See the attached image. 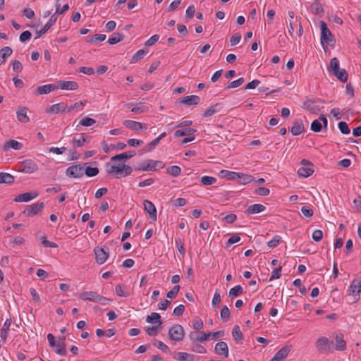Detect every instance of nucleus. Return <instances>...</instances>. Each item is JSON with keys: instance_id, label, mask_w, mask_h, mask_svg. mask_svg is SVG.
I'll return each mask as SVG.
<instances>
[{"instance_id": "obj_38", "label": "nucleus", "mask_w": 361, "mask_h": 361, "mask_svg": "<svg viewBox=\"0 0 361 361\" xmlns=\"http://www.w3.org/2000/svg\"><path fill=\"white\" fill-rule=\"evenodd\" d=\"M232 336L233 337L234 341L236 343H238L243 339V334L240 329L239 326H234L232 330Z\"/></svg>"}, {"instance_id": "obj_52", "label": "nucleus", "mask_w": 361, "mask_h": 361, "mask_svg": "<svg viewBox=\"0 0 361 361\" xmlns=\"http://www.w3.org/2000/svg\"><path fill=\"white\" fill-rule=\"evenodd\" d=\"M99 172V170L97 167H90L87 166L85 169L84 173L89 177H93L97 176Z\"/></svg>"}, {"instance_id": "obj_13", "label": "nucleus", "mask_w": 361, "mask_h": 361, "mask_svg": "<svg viewBox=\"0 0 361 361\" xmlns=\"http://www.w3.org/2000/svg\"><path fill=\"white\" fill-rule=\"evenodd\" d=\"M291 350V345H285L281 348L270 361H283Z\"/></svg>"}, {"instance_id": "obj_61", "label": "nucleus", "mask_w": 361, "mask_h": 361, "mask_svg": "<svg viewBox=\"0 0 361 361\" xmlns=\"http://www.w3.org/2000/svg\"><path fill=\"white\" fill-rule=\"evenodd\" d=\"M338 128L343 134H349L350 128L348 124L344 121H340L338 124Z\"/></svg>"}, {"instance_id": "obj_8", "label": "nucleus", "mask_w": 361, "mask_h": 361, "mask_svg": "<svg viewBox=\"0 0 361 361\" xmlns=\"http://www.w3.org/2000/svg\"><path fill=\"white\" fill-rule=\"evenodd\" d=\"M300 164L302 166L298 170V174L300 177L307 178L310 176L314 170L312 169V164L307 159H302Z\"/></svg>"}, {"instance_id": "obj_14", "label": "nucleus", "mask_w": 361, "mask_h": 361, "mask_svg": "<svg viewBox=\"0 0 361 361\" xmlns=\"http://www.w3.org/2000/svg\"><path fill=\"white\" fill-rule=\"evenodd\" d=\"M95 254L96 262L99 264H104L109 257V252L104 249L97 247L94 250Z\"/></svg>"}, {"instance_id": "obj_12", "label": "nucleus", "mask_w": 361, "mask_h": 361, "mask_svg": "<svg viewBox=\"0 0 361 361\" xmlns=\"http://www.w3.org/2000/svg\"><path fill=\"white\" fill-rule=\"evenodd\" d=\"M44 207V204L43 202H39L36 204H31L25 209L23 214L26 216H32L37 214L39 212H40Z\"/></svg>"}, {"instance_id": "obj_4", "label": "nucleus", "mask_w": 361, "mask_h": 361, "mask_svg": "<svg viewBox=\"0 0 361 361\" xmlns=\"http://www.w3.org/2000/svg\"><path fill=\"white\" fill-rule=\"evenodd\" d=\"M164 164L161 161H154L152 159H147L143 161L135 169V171H157L158 169L164 168Z\"/></svg>"}, {"instance_id": "obj_6", "label": "nucleus", "mask_w": 361, "mask_h": 361, "mask_svg": "<svg viewBox=\"0 0 361 361\" xmlns=\"http://www.w3.org/2000/svg\"><path fill=\"white\" fill-rule=\"evenodd\" d=\"M184 335V329L180 324H174L169 329V337L172 341H180L183 339Z\"/></svg>"}, {"instance_id": "obj_60", "label": "nucleus", "mask_w": 361, "mask_h": 361, "mask_svg": "<svg viewBox=\"0 0 361 361\" xmlns=\"http://www.w3.org/2000/svg\"><path fill=\"white\" fill-rule=\"evenodd\" d=\"M310 128L312 131L318 133L322 130V125L319 120L315 119L311 123Z\"/></svg>"}, {"instance_id": "obj_31", "label": "nucleus", "mask_w": 361, "mask_h": 361, "mask_svg": "<svg viewBox=\"0 0 361 361\" xmlns=\"http://www.w3.org/2000/svg\"><path fill=\"white\" fill-rule=\"evenodd\" d=\"M219 175L222 178H226L228 180H236V177L239 176V173L230 171L228 170H221Z\"/></svg>"}, {"instance_id": "obj_54", "label": "nucleus", "mask_w": 361, "mask_h": 361, "mask_svg": "<svg viewBox=\"0 0 361 361\" xmlns=\"http://www.w3.org/2000/svg\"><path fill=\"white\" fill-rule=\"evenodd\" d=\"M216 182V179L212 176H204L201 178V183L204 185H211L214 184Z\"/></svg>"}, {"instance_id": "obj_29", "label": "nucleus", "mask_w": 361, "mask_h": 361, "mask_svg": "<svg viewBox=\"0 0 361 361\" xmlns=\"http://www.w3.org/2000/svg\"><path fill=\"white\" fill-rule=\"evenodd\" d=\"M27 109L26 107L20 108L17 112V118L18 120L23 123H26L29 122L30 118L27 115Z\"/></svg>"}, {"instance_id": "obj_59", "label": "nucleus", "mask_w": 361, "mask_h": 361, "mask_svg": "<svg viewBox=\"0 0 361 361\" xmlns=\"http://www.w3.org/2000/svg\"><path fill=\"white\" fill-rule=\"evenodd\" d=\"M115 293L118 296H120V297H128L129 295V293L125 292L123 290V286L121 284H118L116 286Z\"/></svg>"}, {"instance_id": "obj_22", "label": "nucleus", "mask_w": 361, "mask_h": 361, "mask_svg": "<svg viewBox=\"0 0 361 361\" xmlns=\"http://www.w3.org/2000/svg\"><path fill=\"white\" fill-rule=\"evenodd\" d=\"M175 358L180 361H199L200 360L198 356L184 352L178 353Z\"/></svg>"}, {"instance_id": "obj_35", "label": "nucleus", "mask_w": 361, "mask_h": 361, "mask_svg": "<svg viewBox=\"0 0 361 361\" xmlns=\"http://www.w3.org/2000/svg\"><path fill=\"white\" fill-rule=\"evenodd\" d=\"M14 177L8 173H0V183L11 184L13 183Z\"/></svg>"}, {"instance_id": "obj_15", "label": "nucleus", "mask_w": 361, "mask_h": 361, "mask_svg": "<svg viewBox=\"0 0 361 361\" xmlns=\"http://www.w3.org/2000/svg\"><path fill=\"white\" fill-rule=\"evenodd\" d=\"M143 205H144V209H145V212L149 214L150 218L152 220L156 221L157 220V209H156L154 204L152 202H150L147 200H145L143 201Z\"/></svg>"}, {"instance_id": "obj_36", "label": "nucleus", "mask_w": 361, "mask_h": 361, "mask_svg": "<svg viewBox=\"0 0 361 361\" xmlns=\"http://www.w3.org/2000/svg\"><path fill=\"white\" fill-rule=\"evenodd\" d=\"M196 132V130L194 128H186L183 130H178L174 133V136L176 137H183L187 135H192Z\"/></svg>"}, {"instance_id": "obj_11", "label": "nucleus", "mask_w": 361, "mask_h": 361, "mask_svg": "<svg viewBox=\"0 0 361 361\" xmlns=\"http://www.w3.org/2000/svg\"><path fill=\"white\" fill-rule=\"evenodd\" d=\"M317 102H322L320 99H307L303 102L302 107L313 114H317L323 108L322 106L317 104Z\"/></svg>"}, {"instance_id": "obj_20", "label": "nucleus", "mask_w": 361, "mask_h": 361, "mask_svg": "<svg viewBox=\"0 0 361 361\" xmlns=\"http://www.w3.org/2000/svg\"><path fill=\"white\" fill-rule=\"evenodd\" d=\"M56 86L61 90H75L78 88V84L75 81L59 80Z\"/></svg>"}, {"instance_id": "obj_53", "label": "nucleus", "mask_w": 361, "mask_h": 361, "mask_svg": "<svg viewBox=\"0 0 361 361\" xmlns=\"http://www.w3.org/2000/svg\"><path fill=\"white\" fill-rule=\"evenodd\" d=\"M153 345H154V346L159 348L164 353H168L169 351V347L166 344H164L162 341L154 339V342H153Z\"/></svg>"}, {"instance_id": "obj_30", "label": "nucleus", "mask_w": 361, "mask_h": 361, "mask_svg": "<svg viewBox=\"0 0 361 361\" xmlns=\"http://www.w3.org/2000/svg\"><path fill=\"white\" fill-rule=\"evenodd\" d=\"M13 50L9 47H4L0 50V66L5 63L6 59L12 54Z\"/></svg>"}, {"instance_id": "obj_5", "label": "nucleus", "mask_w": 361, "mask_h": 361, "mask_svg": "<svg viewBox=\"0 0 361 361\" xmlns=\"http://www.w3.org/2000/svg\"><path fill=\"white\" fill-rule=\"evenodd\" d=\"M37 170V164L32 159H25L18 164V171L25 173H33Z\"/></svg>"}, {"instance_id": "obj_19", "label": "nucleus", "mask_w": 361, "mask_h": 361, "mask_svg": "<svg viewBox=\"0 0 361 361\" xmlns=\"http://www.w3.org/2000/svg\"><path fill=\"white\" fill-rule=\"evenodd\" d=\"M37 196H38V193L37 192H25V193H22V194L17 195L15 197L14 201L18 202H26L30 201L31 200L35 198Z\"/></svg>"}, {"instance_id": "obj_10", "label": "nucleus", "mask_w": 361, "mask_h": 361, "mask_svg": "<svg viewBox=\"0 0 361 361\" xmlns=\"http://www.w3.org/2000/svg\"><path fill=\"white\" fill-rule=\"evenodd\" d=\"M361 292V276L360 278L355 279L352 281L351 284L348 290V295H353L355 298L354 302H357L360 297L359 294Z\"/></svg>"}, {"instance_id": "obj_33", "label": "nucleus", "mask_w": 361, "mask_h": 361, "mask_svg": "<svg viewBox=\"0 0 361 361\" xmlns=\"http://www.w3.org/2000/svg\"><path fill=\"white\" fill-rule=\"evenodd\" d=\"M66 337L64 336L59 337V341L57 342H59V345L61 347L60 349H56L55 352L56 353L61 355H66L67 353L66 347Z\"/></svg>"}, {"instance_id": "obj_62", "label": "nucleus", "mask_w": 361, "mask_h": 361, "mask_svg": "<svg viewBox=\"0 0 361 361\" xmlns=\"http://www.w3.org/2000/svg\"><path fill=\"white\" fill-rule=\"evenodd\" d=\"M40 239L42 240V244L45 247H58V245L56 243L47 240L44 236L41 237Z\"/></svg>"}, {"instance_id": "obj_64", "label": "nucleus", "mask_w": 361, "mask_h": 361, "mask_svg": "<svg viewBox=\"0 0 361 361\" xmlns=\"http://www.w3.org/2000/svg\"><path fill=\"white\" fill-rule=\"evenodd\" d=\"M192 350L195 353H201V354H204L207 353L206 348L204 346H202V345L198 344V343L194 344L192 346Z\"/></svg>"}, {"instance_id": "obj_32", "label": "nucleus", "mask_w": 361, "mask_h": 361, "mask_svg": "<svg viewBox=\"0 0 361 361\" xmlns=\"http://www.w3.org/2000/svg\"><path fill=\"white\" fill-rule=\"evenodd\" d=\"M146 322H154L157 326H161L162 324L161 316L159 313L157 312H152L150 315H148L146 318Z\"/></svg>"}, {"instance_id": "obj_47", "label": "nucleus", "mask_w": 361, "mask_h": 361, "mask_svg": "<svg viewBox=\"0 0 361 361\" xmlns=\"http://www.w3.org/2000/svg\"><path fill=\"white\" fill-rule=\"evenodd\" d=\"M219 106L220 105L219 104H216L210 106L209 108L207 109L204 112V114H203L204 116V117L212 116L216 112L219 111Z\"/></svg>"}, {"instance_id": "obj_9", "label": "nucleus", "mask_w": 361, "mask_h": 361, "mask_svg": "<svg viewBox=\"0 0 361 361\" xmlns=\"http://www.w3.org/2000/svg\"><path fill=\"white\" fill-rule=\"evenodd\" d=\"M332 343L326 337H320L316 341L317 350L321 353H328L331 348Z\"/></svg>"}, {"instance_id": "obj_55", "label": "nucleus", "mask_w": 361, "mask_h": 361, "mask_svg": "<svg viewBox=\"0 0 361 361\" xmlns=\"http://www.w3.org/2000/svg\"><path fill=\"white\" fill-rule=\"evenodd\" d=\"M106 39V35L104 34H96L91 37L89 40H87V42L94 43L98 42H102Z\"/></svg>"}, {"instance_id": "obj_42", "label": "nucleus", "mask_w": 361, "mask_h": 361, "mask_svg": "<svg viewBox=\"0 0 361 361\" xmlns=\"http://www.w3.org/2000/svg\"><path fill=\"white\" fill-rule=\"evenodd\" d=\"M340 69L339 67V61L337 58L334 57L331 59L329 66L328 67V71L329 72H332L333 73Z\"/></svg>"}, {"instance_id": "obj_34", "label": "nucleus", "mask_w": 361, "mask_h": 361, "mask_svg": "<svg viewBox=\"0 0 361 361\" xmlns=\"http://www.w3.org/2000/svg\"><path fill=\"white\" fill-rule=\"evenodd\" d=\"M236 180H238L240 184H247L251 183L254 180V178L251 175L239 173V176L236 177Z\"/></svg>"}, {"instance_id": "obj_46", "label": "nucleus", "mask_w": 361, "mask_h": 361, "mask_svg": "<svg viewBox=\"0 0 361 361\" xmlns=\"http://www.w3.org/2000/svg\"><path fill=\"white\" fill-rule=\"evenodd\" d=\"M243 292V289L240 285H237L229 290V296L232 298L240 295Z\"/></svg>"}, {"instance_id": "obj_27", "label": "nucleus", "mask_w": 361, "mask_h": 361, "mask_svg": "<svg viewBox=\"0 0 361 361\" xmlns=\"http://www.w3.org/2000/svg\"><path fill=\"white\" fill-rule=\"evenodd\" d=\"M136 154L135 151H128L119 154H116L111 158V161L126 160L132 158Z\"/></svg>"}, {"instance_id": "obj_24", "label": "nucleus", "mask_w": 361, "mask_h": 361, "mask_svg": "<svg viewBox=\"0 0 361 361\" xmlns=\"http://www.w3.org/2000/svg\"><path fill=\"white\" fill-rule=\"evenodd\" d=\"M266 209L265 206L261 204H255L249 206L245 211L247 215L258 214L264 212Z\"/></svg>"}, {"instance_id": "obj_39", "label": "nucleus", "mask_w": 361, "mask_h": 361, "mask_svg": "<svg viewBox=\"0 0 361 361\" xmlns=\"http://www.w3.org/2000/svg\"><path fill=\"white\" fill-rule=\"evenodd\" d=\"M73 144L74 146L75 147H82L85 142H87V139L85 138V134L84 133H81L80 135V137L79 138H77L76 137H74L73 138Z\"/></svg>"}, {"instance_id": "obj_17", "label": "nucleus", "mask_w": 361, "mask_h": 361, "mask_svg": "<svg viewBox=\"0 0 361 361\" xmlns=\"http://www.w3.org/2000/svg\"><path fill=\"white\" fill-rule=\"evenodd\" d=\"M59 88V86H56L55 84H47L42 86H39L36 89L35 94L39 95V94H48L55 90H57Z\"/></svg>"}, {"instance_id": "obj_50", "label": "nucleus", "mask_w": 361, "mask_h": 361, "mask_svg": "<svg viewBox=\"0 0 361 361\" xmlns=\"http://www.w3.org/2000/svg\"><path fill=\"white\" fill-rule=\"evenodd\" d=\"M166 172L171 176L176 177L180 174L181 169L178 166H172L167 168Z\"/></svg>"}, {"instance_id": "obj_1", "label": "nucleus", "mask_w": 361, "mask_h": 361, "mask_svg": "<svg viewBox=\"0 0 361 361\" xmlns=\"http://www.w3.org/2000/svg\"><path fill=\"white\" fill-rule=\"evenodd\" d=\"M319 24L321 28V44L324 49H326L328 46H334L336 39L325 22L320 21Z\"/></svg>"}, {"instance_id": "obj_7", "label": "nucleus", "mask_w": 361, "mask_h": 361, "mask_svg": "<svg viewBox=\"0 0 361 361\" xmlns=\"http://www.w3.org/2000/svg\"><path fill=\"white\" fill-rule=\"evenodd\" d=\"M85 166V164L72 165L66 169V174L68 177L81 178L84 175Z\"/></svg>"}, {"instance_id": "obj_25", "label": "nucleus", "mask_w": 361, "mask_h": 361, "mask_svg": "<svg viewBox=\"0 0 361 361\" xmlns=\"http://www.w3.org/2000/svg\"><path fill=\"white\" fill-rule=\"evenodd\" d=\"M305 130L303 123L301 120H297L293 123V126L290 128V133L293 135H298L301 134Z\"/></svg>"}, {"instance_id": "obj_58", "label": "nucleus", "mask_w": 361, "mask_h": 361, "mask_svg": "<svg viewBox=\"0 0 361 361\" xmlns=\"http://www.w3.org/2000/svg\"><path fill=\"white\" fill-rule=\"evenodd\" d=\"M245 82L243 78H240L234 81L231 82L226 87V89L235 88L241 85Z\"/></svg>"}, {"instance_id": "obj_43", "label": "nucleus", "mask_w": 361, "mask_h": 361, "mask_svg": "<svg viewBox=\"0 0 361 361\" xmlns=\"http://www.w3.org/2000/svg\"><path fill=\"white\" fill-rule=\"evenodd\" d=\"M116 331L114 329H109L106 331H104L101 329H97L96 331V334L97 336L101 337L103 336H106L107 337H111L115 334Z\"/></svg>"}, {"instance_id": "obj_51", "label": "nucleus", "mask_w": 361, "mask_h": 361, "mask_svg": "<svg viewBox=\"0 0 361 361\" xmlns=\"http://www.w3.org/2000/svg\"><path fill=\"white\" fill-rule=\"evenodd\" d=\"M310 8L312 11L315 14H321L324 13V10L323 8L322 7V5L317 1H315L312 4Z\"/></svg>"}, {"instance_id": "obj_57", "label": "nucleus", "mask_w": 361, "mask_h": 361, "mask_svg": "<svg viewBox=\"0 0 361 361\" xmlns=\"http://www.w3.org/2000/svg\"><path fill=\"white\" fill-rule=\"evenodd\" d=\"M301 212L305 217L311 218L313 214V210L308 206H303L301 208Z\"/></svg>"}, {"instance_id": "obj_44", "label": "nucleus", "mask_w": 361, "mask_h": 361, "mask_svg": "<svg viewBox=\"0 0 361 361\" xmlns=\"http://www.w3.org/2000/svg\"><path fill=\"white\" fill-rule=\"evenodd\" d=\"M96 123V121L93 118L85 117L80 121L79 123L76 125L75 129H78V127L81 125L82 126L89 127L94 125Z\"/></svg>"}, {"instance_id": "obj_2", "label": "nucleus", "mask_w": 361, "mask_h": 361, "mask_svg": "<svg viewBox=\"0 0 361 361\" xmlns=\"http://www.w3.org/2000/svg\"><path fill=\"white\" fill-rule=\"evenodd\" d=\"M106 171L108 173H115L117 178L129 176L133 172L131 166L125 164L118 165L106 164Z\"/></svg>"}, {"instance_id": "obj_21", "label": "nucleus", "mask_w": 361, "mask_h": 361, "mask_svg": "<svg viewBox=\"0 0 361 361\" xmlns=\"http://www.w3.org/2000/svg\"><path fill=\"white\" fill-rule=\"evenodd\" d=\"M215 352L220 355H224V357L228 356V348L226 342L220 341L215 345Z\"/></svg>"}, {"instance_id": "obj_16", "label": "nucleus", "mask_w": 361, "mask_h": 361, "mask_svg": "<svg viewBox=\"0 0 361 361\" xmlns=\"http://www.w3.org/2000/svg\"><path fill=\"white\" fill-rule=\"evenodd\" d=\"M57 20V16H56V14H53L51 16L49 21L45 24L44 27L41 29L40 30H38L36 32L37 36L36 39L40 37L42 35L46 33L56 23Z\"/></svg>"}, {"instance_id": "obj_41", "label": "nucleus", "mask_w": 361, "mask_h": 361, "mask_svg": "<svg viewBox=\"0 0 361 361\" xmlns=\"http://www.w3.org/2000/svg\"><path fill=\"white\" fill-rule=\"evenodd\" d=\"M159 140L157 138L154 139L147 146L140 150L141 153L149 152L153 150L159 143Z\"/></svg>"}, {"instance_id": "obj_45", "label": "nucleus", "mask_w": 361, "mask_h": 361, "mask_svg": "<svg viewBox=\"0 0 361 361\" xmlns=\"http://www.w3.org/2000/svg\"><path fill=\"white\" fill-rule=\"evenodd\" d=\"M220 317L224 322H226L231 318V311L226 305L222 307Z\"/></svg>"}, {"instance_id": "obj_3", "label": "nucleus", "mask_w": 361, "mask_h": 361, "mask_svg": "<svg viewBox=\"0 0 361 361\" xmlns=\"http://www.w3.org/2000/svg\"><path fill=\"white\" fill-rule=\"evenodd\" d=\"M79 298L84 301H92L94 302H100L102 305H106L109 300L108 298L99 295L95 291H86L80 294Z\"/></svg>"}, {"instance_id": "obj_49", "label": "nucleus", "mask_w": 361, "mask_h": 361, "mask_svg": "<svg viewBox=\"0 0 361 361\" xmlns=\"http://www.w3.org/2000/svg\"><path fill=\"white\" fill-rule=\"evenodd\" d=\"M86 101L85 102H78L76 103H75L74 104L70 106L69 107L67 106V109H66V111L67 112H71V111H73L74 109H77V110H82L84 106H85V104H86Z\"/></svg>"}, {"instance_id": "obj_37", "label": "nucleus", "mask_w": 361, "mask_h": 361, "mask_svg": "<svg viewBox=\"0 0 361 361\" xmlns=\"http://www.w3.org/2000/svg\"><path fill=\"white\" fill-rule=\"evenodd\" d=\"M124 38V35L119 32H115L111 37L108 39L107 42L109 44H115L121 41H122Z\"/></svg>"}, {"instance_id": "obj_26", "label": "nucleus", "mask_w": 361, "mask_h": 361, "mask_svg": "<svg viewBox=\"0 0 361 361\" xmlns=\"http://www.w3.org/2000/svg\"><path fill=\"white\" fill-rule=\"evenodd\" d=\"M200 102V97L197 95H190L183 97L179 102L188 106L196 105Z\"/></svg>"}, {"instance_id": "obj_56", "label": "nucleus", "mask_w": 361, "mask_h": 361, "mask_svg": "<svg viewBox=\"0 0 361 361\" xmlns=\"http://www.w3.org/2000/svg\"><path fill=\"white\" fill-rule=\"evenodd\" d=\"M180 288V287L179 285L173 286V288L166 293V297L171 299L175 298L177 296Z\"/></svg>"}, {"instance_id": "obj_40", "label": "nucleus", "mask_w": 361, "mask_h": 361, "mask_svg": "<svg viewBox=\"0 0 361 361\" xmlns=\"http://www.w3.org/2000/svg\"><path fill=\"white\" fill-rule=\"evenodd\" d=\"M340 81L345 82L348 80V73L345 69H339L333 73Z\"/></svg>"}, {"instance_id": "obj_18", "label": "nucleus", "mask_w": 361, "mask_h": 361, "mask_svg": "<svg viewBox=\"0 0 361 361\" xmlns=\"http://www.w3.org/2000/svg\"><path fill=\"white\" fill-rule=\"evenodd\" d=\"M123 125L131 130L139 131L143 128L146 129L147 126L145 124H143L140 122L131 121V120H126L123 122Z\"/></svg>"}, {"instance_id": "obj_28", "label": "nucleus", "mask_w": 361, "mask_h": 361, "mask_svg": "<svg viewBox=\"0 0 361 361\" xmlns=\"http://www.w3.org/2000/svg\"><path fill=\"white\" fill-rule=\"evenodd\" d=\"M23 147V144L15 140H9L4 145V151H8L10 149L19 150Z\"/></svg>"}, {"instance_id": "obj_48", "label": "nucleus", "mask_w": 361, "mask_h": 361, "mask_svg": "<svg viewBox=\"0 0 361 361\" xmlns=\"http://www.w3.org/2000/svg\"><path fill=\"white\" fill-rule=\"evenodd\" d=\"M346 348V343L342 337L336 336V349L337 350H344Z\"/></svg>"}, {"instance_id": "obj_63", "label": "nucleus", "mask_w": 361, "mask_h": 361, "mask_svg": "<svg viewBox=\"0 0 361 361\" xmlns=\"http://www.w3.org/2000/svg\"><path fill=\"white\" fill-rule=\"evenodd\" d=\"M281 240V236L275 235L271 240H269L267 243V245L271 248H274L279 245Z\"/></svg>"}, {"instance_id": "obj_23", "label": "nucleus", "mask_w": 361, "mask_h": 361, "mask_svg": "<svg viewBox=\"0 0 361 361\" xmlns=\"http://www.w3.org/2000/svg\"><path fill=\"white\" fill-rule=\"evenodd\" d=\"M66 109H67V105L65 103L61 102V103L55 104L51 106L50 107H49L47 109V112L49 113V114H56L60 112L66 111Z\"/></svg>"}]
</instances>
